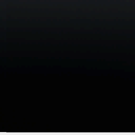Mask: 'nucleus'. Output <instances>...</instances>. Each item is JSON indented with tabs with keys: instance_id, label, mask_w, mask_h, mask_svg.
Returning <instances> with one entry per match:
<instances>
[{
	"instance_id": "1",
	"label": "nucleus",
	"mask_w": 135,
	"mask_h": 135,
	"mask_svg": "<svg viewBox=\"0 0 135 135\" xmlns=\"http://www.w3.org/2000/svg\"><path fill=\"white\" fill-rule=\"evenodd\" d=\"M128 93V90H127V91H126L125 92V94H127Z\"/></svg>"
}]
</instances>
